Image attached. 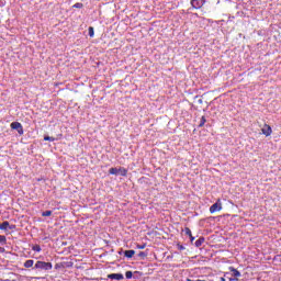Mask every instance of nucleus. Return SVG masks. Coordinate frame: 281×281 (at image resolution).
I'll return each mask as SVG.
<instances>
[{
	"instance_id": "1",
	"label": "nucleus",
	"mask_w": 281,
	"mask_h": 281,
	"mask_svg": "<svg viewBox=\"0 0 281 281\" xmlns=\"http://www.w3.org/2000/svg\"><path fill=\"white\" fill-rule=\"evenodd\" d=\"M34 269H41V271H52V262L36 261Z\"/></svg>"
},
{
	"instance_id": "2",
	"label": "nucleus",
	"mask_w": 281,
	"mask_h": 281,
	"mask_svg": "<svg viewBox=\"0 0 281 281\" xmlns=\"http://www.w3.org/2000/svg\"><path fill=\"white\" fill-rule=\"evenodd\" d=\"M222 210H223V204L221 203V200H218V202L211 205L210 213L214 214L216 212H221Z\"/></svg>"
},
{
	"instance_id": "3",
	"label": "nucleus",
	"mask_w": 281,
	"mask_h": 281,
	"mask_svg": "<svg viewBox=\"0 0 281 281\" xmlns=\"http://www.w3.org/2000/svg\"><path fill=\"white\" fill-rule=\"evenodd\" d=\"M10 127L13 130V131H16L19 133V135H23V125L19 122H12L10 124Z\"/></svg>"
},
{
	"instance_id": "4",
	"label": "nucleus",
	"mask_w": 281,
	"mask_h": 281,
	"mask_svg": "<svg viewBox=\"0 0 281 281\" xmlns=\"http://www.w3.org/2000/svg\"><path fill=\"white\" fill-rule=\"evenodd\" d=\"M191 5L194 10H201L205 5V0H191Z\"/></svg>"
},
{
	"instance_id": "5",
	"label": "nucleus",
	"mask_w": 281,
	"mask_h": 281,
	"mask_svg": "<svg viewBox=\"0 0 281 281\" xmlns=\"http://www.w3.org/2000/svg\"><path fill=\"white\" fill-rule=\"evenodd\" d=\"M262 135L266 137L271 136V133H273V130L269 126V124H265L263 127L261 128Z\"/></svg>"
},
{
	"instance_id": "6",
	"label": "nucleus",
	"mask_w": 281,
	"mask_h": 281,
	"mask_svg": "<svg viewBox=\"0 0 281 281\" xmlns=\"http://www.w3.org/2000/svg\"><path fill=\"white\" fill-rule=\"evenodd\" d=\"M109 280H124V274L122 273H111L108 274Z\"/></svg>"
},
{
	"instance_id": "7",
	"label": "nucleus",
	"mask_w": 281,
	"mask_h": 281,
	"mask_svg": "<svg viewBox=\"0 0 281 281\" xmlns=\"http://www.w3.org/2000/svg\"><path fill=\"white\" fill-rule=\"evenodd\" d=\"M119 175H121V177H126V175H128V169H126L124 167H120Z\"/></svg>"
},
{
	"instance_id": "8",
	"label": "nucleus",
	"mask_w": 281,
	"mask_h": 281,
	"mask_svg": "<svg viewBox=\"0 0 281 281\" xmlns=\"http://www.w3.org/2000/svg\"><path fill=\"white\" fill-rule=\"evenodd\" d=\"M24 267L25 269H32V267H34V260L29 259L24 262Z\"/></svg>"
},
{
	"instance_id": "9",
	"label": "nucleus",
	"mask_w": 281,
	"mask_h": 281,
	"mask_svg": "<svg viewBox=\"0 0 281 281\" xmlns=\"http://www.w3.org/2000/svg\"><path fill=\"white\" fill-rule=\"evenodd\" d=\"M229 271L233 272L234 278H240V271H238L234 267H231Z\"/></svg>"
},
{
	"instance_id": "10",
	"label": "nucleus",
	"mask_w": 281,
	"mask_h": 281,
	"mask_svg": "<svg viewBox=\"0 0 281 281\" xmlns=\"http://www.w3.org/2000/svg\"><path fill=\"white\" fill-rule=\"evenodd\" d=\"M124 256L125 258H133L135 256V250H125Z\"/></svg>"
},
{
	"instance_id": "11",
	"label": "nucleus",
	"mask_w": 281,
	"mask_h": 281,
	"mask_svg": "<svg viewBox=\"0 0 281 281\" xmlns=\"http://www.w3.org/2000/svg\"><path fill=\"white\" fill-rule=\"evenodd\" d=\"M205 243L204 237H200L198 240H195V247H201Z\"/></svg>"
},
{
	"instance_id": "12",
	"label": "nucleus",
	"mask_w": 281,
	"mask_h": 281,
	"mask_svg": "<svg viewBox=\"0 0 281 281\" xmlns=\"http://www.w3.org/2000/svg\"><path fill=\"white\" fill-rule=\"evenodd\" d=\"M205 122H207V120L205 116H202L199 123V128H203V126H205Z\"/></svg>"
},
{
	"instance_id": "13",
	"label": "nucleus",
	"mask_w": 281,
	"mask_h": 281,
	"mask_svg": "<svg viewBox=\"0 0 281 281\" xmlns=\"http://www.w3.org/2000/svg\"><path fill=\"white\" fill-rule=\"evenodd\" d=\"M88 34H89V36H90L91 38H93V36H95V32H94V30H93V26H90V27L88 29Z\"/></svg>"
},
{
	"instance_id": "14",
	"label": "nucleus",
	"mask_w": 281,
	"mask_h": 281,
	"mask_svg": "<svg viewBox=\"0 0 281 281\" xmlns=\"http://www.w3.org/2000/svg\"><path fill=\"white\" fill-rule=\"evenodd\" d=\"M10 227V222H3L0 224V229H8Z\"/></svg>"
},
{
	"instance_id": "15",
	"label": "nucleus",
	"mask_w": 281,
	"mask_h": 281,
	"mask_svg": "<svg viewBox=\"0 0 281 281\" xmlns=\"http://www.w3.org/2000/svg\"><path fill=\"white\" fill-rule=\"evenodd\" d=\"M72 8H76L78 10H82V8H85V4H82V2H77L72 5Z\"/></svg>"
},
{
	"instance_id": "16",
	"label": "nucleus",
	"mask_w": 281,
	"mask_h": 281,
	"mask_svg": "<svg viewBox=\"0 0 281 281\" xmlns=\"http://www.w3.org/2000/svg\"><path fill=\"white\" fill-rule=\"evenodd\" d=\"M109 173L110 175H119V169L117 168H110Z\"/></svg>"
},
{
	"instance_id": "17",
	"label": "nucleus",
	"mask_w": 281,
	"mask_h": 281,
	"mask_svg": "<svg viewBox=\"0 0 281 281\" xmlns=\"http://www.w3.org/2000/svg\"><path fill=\"white\" fill-rule=\"evenodd\" d=\"M32 250H33V251H37V252H41V251H42L41 245H33V246H32Z\"/></svg>"
},
{
	"instance_id": "18",
	"label": "nucleus",
	"mask_w": 281,
	"mask_h": 281,
	"mask_svg": "<svg viewBox=\"0 0 281 281\" xmlns=\"http://www.w3.org/2000/svg\"><path fill=\"white\" fill-rule=\"evenodd\" d=\"M44 142H56V138L52 136H45Z\"/></svg>"
},
{
	"instance_id": "19",
	"label": "nucleus",
	"mask_w": 281,
	"mask_h": 281,
	"mask_svg": "<svg viewBox=\"0 0 281 281\" xmlns=\"http://www.w3.org/2000/svg\"><path fill=\"white\" fill-rule=\"evenodd\" d=\"M184 234H186L187 236H192V231L190 229V227H186V228H184Z\"/></svg>"
},
{
	"instance_id": "20",
	"label": "nucleus",
	"mask_w": 281,
	"mask_h": 281,
	"mask_svg": "<svg viewBox=\"0 0 281 281\" xmlns=\"http://www.w3.org/2000/svg\"><path fill=\"white\" fill-rule=\"evenodd\" d=\"M7 240L8 239L5 238L4 235H0V243H1V245H5Z\"/></svg>"
},
{
	"instance_id": "21",
	"label": "nucleus",
	"mask_w": 281,
	"mask_h": 281,
	"mask_svg": "<svg viewBox=\"0 0 281 281\" xmlns=\"http://www.w3.org/2000/svg\"><path fill=\"white\" fill-rule=\"evenodd\" d=\"M125 277L127 280H131V278H133V271H126Z\"/></svg>"
},
{
	"instance_id": "22",
	"label": "nucleus",
	"mask_w": 281,
	"mask_h": 281,
	"mask_svg": "<svg viewBox=\"0 0 281 281\" xmlns=\"http://www.w3.org/2000/svg\"><path fill=\"white\" fill-rule=\"evenodd\" d=\"M148 256V252H145V251H140L138 254V258H146Z\"/></svg>"
},
{
	"instance_id": "23",
	"label": "nucleus",
	"mask_w": 281,
	"mask_h": 281,
	"mask_svg": "<svg viewBox=\"0 0 281 281\" xmlns=\"http://www.w3.org/2000/svg\"><path fill=\"white\" fill-rule=\"evenodd\" d=\"M136 249H146V244L137 245Z\"/></svg>"
},
{
	"instance_id": "24",
	"label": "nucleus",
	"mask_w": 281,
	"mask_h": 281,
	"mask_svg": "<svg viewBox=\"0 0 281 281\" xmlns=\"http://www.w3.org/2000/svg\"><path fill=\"white\" fill-rule=\"evenodd\" d=\"M52 214V211H45L42 213V216H49Z\"/></svg>"
},
{
	"instance_id": "25",
	"label": "nucleus",
	"mask_w": 281,
	"mask_h": 281,
	"mask_svg": "<svg viewBox=\"0 0 281 281\" xmlns=\"http://www.w3.org/2000/svg\"><path fill=\"white\" fill-rule=\"evenodd\" d=\"M61 267H63V263H56L55 265V269H61Z\"/></svg>"
},
{
	"instance_id": "26",
	"label": "nucleus",
	"mask_w": 281,
	"mask_h": 281,
	"mask_svg": "<svg viewBox=\"0 0 281 281\" xmlns=\"http://www.w3.org/2000/svg\"><path fill=\"white\" fill-rule=\"evenodd\" d=\"M178 249H180V251H183V249H186V247L183 245H178Z\"/></svg>"
},
{
	"instance_id": "27",
	"label": "nucleus",
	"mask_w": 281,
	"mask_h": 281,
	"mask_svg": "<svg viewBox=\"0 0 281 281\" xmlns=\"http://www.w3.org/2000/svg\"><path fill=\"white\" fill-rule=\"evenodd\" d=\"M189 238H190V240H191V243H194V236H189Z\"/></svg>"
},
{
	"instance_id": "28",
	"label": "nucleus",
	"mask_w": 281,
	"mask_h": 281,
	"mask_svg": "<svg viewBox=\"0 0 281 281\" xmlns=\"http://www.w3.org/2000/svg\"><path fill=\"white\" fill-rule=\"evenodd\" d=\"M220 281H227L225 278L221 277Z\"/></svg>"
}]
</instances>
